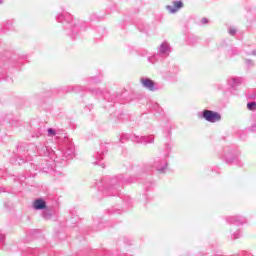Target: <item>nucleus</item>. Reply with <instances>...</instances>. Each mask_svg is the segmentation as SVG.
Listing matches in <instances>:
<instances>
[{"instance_id":"obj_6","label":"nucleus","mask_w":256,"mask_h":256,"mask_svg":"<svg viewBox=\"0 0 256 256\" xmlns=\"http://www.w3.org/2000/svg\"><path fill=\"white\" fill-rule=\"evenodd\" d=\"M48 135L50 137H55V135H56L55 130L53 128H49L48 129Z\"/></svg>"},{"instance_id":"obj_7","label":"nucleus","mask_w":256,"mask_h":256,"mask_svg":"<svg viewBox=\"0 0 256 256\" xmlns=\"http://www.w3.org/2000/svg\"><path fill=\"white\" fill-rule=\"evenodd\" d=\"M230 33H231V34L235 33V30H230Z\"/></svg>"},{"instance_id":"obj_2","label":"nucleus","mask_w":256,"mask_h":256,"mask_svg":"<svg viewBox=\"0 0 256 256\" xmlns=\"http://www.w3.org/2000/svg\"><path fill=\"white\" fill-rule=\"evenodd\" d=\"M166 9H168L169 13H177L179 9H183V3L181 1H175L173 2V6H167Z\"/></svg>"},{"instance_id":"obj_3","label":"nucleus","mask_w":256,"mask_h":256,"mask_svg":"<svg viewBox=\"0 0 256 256\" xmlns=\"http://www.w3.org/2000/svg\"><path fill=\"white\" fill-rule=\"evenodd\" d=\"M141 83L149 91H153V87H155V83L151 79H142Z\"/></svg>"},{"instance_id":"obj_1","label":"nucleus","mask_w":256,"mask_h":256,"mask_svg":"<svg viewBox=\"0 0 256 256\" xmlns=\"http://www.w3.org/2000/svg\"><path fill=\"white\" fill-rule=\"evenodd\" d=\"M203 117L206 121H209V123H217V121H221V114L211 110H204Z\"/></svg>"},{"instance_id":"obj_4","label":"nucleus","mask_w":256,"mask_h":256,"mask_svg":"<svg viewBox=\"0 0 256 256\" xmlns=\"http://www.w3.org/2000/svg\"><path fill=\"white\" fill-rule=\"evenodd\" d=\"M33 207H34V209H37V210L45 209V207H46L45 201H43L42 199H37L34 201Z\"/></svg>"},{"instance_id":"obj_5","label":"nucleus","mask_w":256,"mask_h":256,"mask_svg":"<svg viewBox=\"0 0 256 256\" xmlns=\"http://www.w3.org/2000/svg\"><path fill=\"white\" fill-rule=\"evenodd\" d=\"M247 109H249V111H256V103L255 102L248 103Z\"/></svg>"}]
</instances>
